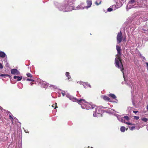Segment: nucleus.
Listing matches in <instances>:
<instances>
[{"mask_svg":"<svg viewBox=\"0 0 148 148\" xmlns=\"http://www.w3.org/2000/svg\"><path fill=\"white\" fill-rule=\"evenodd\" d=\"M143 121L146 122L147 121H148V119L146 118H142L141 119Z\"/></svg>","mask_w":148,"mask_h":148,"instance_id":"obj_22","label":"nucleus"},{"mask_svg":"<svg viewBox=\"0 0 148 148\" xmlns=\"http://www.w3.org/2000/svg\"><path fill=\"white\" fill-rule=\"evenodd\" d=\"M129 108H130V109H131V107H130Z\"/></svg>","mask_w":148,"mask_h":148,"instance_id":"obj_39","label":"nucleus"},{"mask_svg":"<svg viewBox=\"0 0 148 148\" xmlns=\"http://www.w3.org/2000/svg\"><path fill=\"white\" fill-rule=\"evenodd\" d=\"M112 110V109H109V112H110L111 113V112H111V110Z\"/></svg>","mask_w":148,"mask_h":148,"instance_id":"obj_34","label":"nucleus"},{"mask_svg":"<svg viewBox=\"0 0 148 148\" xmlns=\"http://www.w3.org/2000/svg\"><path fill=\"white\" fill-rule=\"evenodd\" d=\"M33 84V83H32V82H31L30 83V85H32Z\"/></svg>","mask_w":148,"mask_h":148,"instance_id":"obj_36","label":"nucleus"},{"mask_svg":"<svg viewBox=\"0 0 148 148\" xmlns=\"http://www.w3.org/2000/svg\"><path fill=\"white\" fill-rule=\"evenodd\" d=\"M123 38V36L121 32L118 33L117 36V43H120L121 41Z\"/></svg>","mask_w":148,"mask_h":148,"instance_id":"obj_8","label":"nucleus"},{"mask_svg":"<svg viewBox=\"0 0 148 148\" xmlns=\"http://www.w3.org/2000/svg\"><path fill=\"white\" fill-rule=\"evenodd\" d=\"M26 132V133H27V132ZM27 133H28V132H27Z\"/></svg>","mask_w":148,"mask_h":148,"instance_id":"obj_40","label":"nucleus"},{"mask_svg":"<svg viewBox=\"0 0 148 148\" xmlns=\"http://www.w3.org/2000/svg\"><path fill=\"white\" fill-rule=\"evenodd\" d=\"M138 112V111H133V112L136 114Z\"/></svg>","mask_w":148,"mask_h":148,"instance_id":"obj_33","label":"nucleus"},{"mask_svg":"<svg viewBox=\"0 0 148 148\" xmlns=\"http://www.w3.org/2000/svg\"><path fill=\"white\" fill-rule=\"evenodd\" d=\"M95 110L93 116L94 117H100L102 116V110L99 107H96L94 108Z\"/></svg>","mask_w":148,"mask_h":148,"instance_id":"obj_7","label":"nucleus"},{"mask_svg":"<svg viewBox=\"0 0 148 148\" xmlns=\"http://www.w3.org/2000/svg\"><path fill=\"white\" fill-rule=\"evenodd\" d=\"M116 48L117 51V54L116 55V58L115 59V66L119 69L123 74V69L120 57L121 55L120 53L121 48L118 45H116Z\"/></svg>","mask_w":148,"mask_h":148,"instance_id":"obj_2","label":"nucleus"},{"mask_svg":"<svg viewBox=\"0 0 148 148\" xmlns=\"http://www.w3.org/2000/svg\"><path fill=\"white\" fill-rule=\"evenodd\" d=\"M3 61L5 62H7V58H5V59L4 60H3Z\"/></svg>","mask_w":148,"mask_h":148,"instance_id":"obj_32","label":"nucleus"},{"mask_svg":"<svg viewBox=\"0 0 148 148\" xmlns=\"http://www.w3.org/2000/svg\"><path fill=\"white\" fill-rule=\"evenodd\" d=\"M11 73L13 75H18L20 73L19 71L16 69H12L11 71Z\"/></svg>","mask_w":148,"mask_h":148,"instance_id":"obj_10","label":"nucleus"},{"mask_svg":"<svg viewBox=\"0 0 148 148\" xmlns=\"http://www.w3.org/2000/svg\"><path fill=\"white\" fill-rule=\"evenodd\" d=\"M6 55L5 53L3 51H0V57L4 58L6 56Z\"/></svg>","mask_w":148,"mask_h":148,"instance_id":"obj_13","label":"nucleus"},{"mask_svg":"<svg viewBox=\"0 0 148 148\" xmlns=\"http://www.w3.org/2000/svg\"><path fill=\"white\" fill-rule=\"evenodd\" d=\"M134 119L136 120H138L139 118V117L138 116H134Z\"/></svg>","mask_w":148,"mask_h":148,"instance_id":"obj_26","label":"nucleus"},{"mask_svg":"<svg viewBox=\"0 0 148 148\" xmlns=\"http://www.w3.org/2000/svg\"><path fill=\"white\" fill-rule=\"evenodd\" d=\"M123 77L124 78V76L123 75Z\"/></svg>","mask_w":148,"mask_h":148,"instance_id":"obj_38","label":"nucleus"},{"mask_svg":"<svg viewBox=\"0 0 148 148\" xmlns=\"http://www.w3.org/2000/svg\"><path fill=\"white\" fill-rule=\"evenodd\" d=\"M22 76H14V79H17V81H20L22 79Z\"/></svg>","mask_w":148,"mask_h":148,"instance_id":"obj_14","label":"nucleus"},{"mask_svg":"<svg viewBox=\"0 0 148 148\" xmlns=\"http://www.w3.org/2000/svg\"><path fill=\"white\" fill-rule=\"evenodd\" d=\"M39 84L41 85V86L43 87H45L47 84L45 82L43 81H40L39 83Z\"/></svg>","mask_w":148,"mask_h":148,"instance_id":"obj_12","label":"nucleus"},{"mask_svg":"<svg viewBox=\"0 0 148 148\" xmlns=\"http://www.w3.org/2000/svg\"><path fill=\"white\" fill-rule=\"evenodd\" d=\"M27 81H34V80L32 79H30L29 78L27 79H26Z\"/></svg>","mask_w":148,"mask_h":148,"instance_id":"obj_28","label":"nucleus"},{"mask_svg":"<svg viewBox=\"0 0 148 148\" xmlns=\"http://www.w3.org/2000/svg\"><path fill=\"white\" fill-rule=\"evenodd\" d=\"M91 148H92V147H91Z\"/></svg>","mask_w":148,"mask_h":148,"instance_id":"obj_42","label":"nucleus"},{"mask_svg":"<svg viewBox=\"0 0 148 148\" xmlns=\"http://www.w3.org/2000/svg\"><path fill=\"white\" fill-rule=\"evenodd\" d=\"M8 63H7L6 65H8Z\"/></svg>","mask_w":148,"mask_h":148,"instance_id":"obj_37","label":"nucleus"},{"mask_svg":"<svg viewBox=\"0 0 148 148\" xmlns=\"http://www.w3.org/2000/svg\"><path fill=\"white\" fill-rule=\"evenodd\" d=\"M133 105H134V103L133 102Z\"/></svg>","mask_w":148,"mask_h":148,"instance_id":"obj_41","label":"nucleus"},{"mask_svg":"<svg viewBox=\"0 0 148 148\" xmlns=\"http://www.w3.org/2000/svg\"><path fill=\"white\" fill-rule=\"evenodd\" d=\"M141 1V0H130L128 5L127 6V9L135 8L137 7L136 5H139Z\"/></svg>","mask_w":148,"mask_h":148,"instance_id":"obj_5","label":"nucleus"},{"mask_svg":"<svg viewBox=\"0 0 148 148\" xmlns=\"http://www.w3.org/2000/svg\"><path fill=\"white\" fill-rule=\"evenodd\" d=\"M66 96L72 101L77 102L81 105L82 108L83 109L89 110L91 108H94L96 107V106L95 105H92L91 103L86 101L84 100L81 99L79 100H78L70 95L69 93H66Z\"/></svg>","mask_w":148,"mask_h":148,"instance_id":"obj_1","label":"nucleus"},{"mask_svg":"<svg viewBox=\"0 0 148 148\" xmlns=\"http://www.w3.org/2000/svg\"><path fill=\"white\" fill-rule=\"evenodd\" d=\"M86 9L85 6L83 7L81 5H79L77 7V9L78 10L84 9Z\"/></svg>","mask_w":148,"mask_h":148,"instance_id":"obj_15","label":"nucleus"},{"mask_svg":"<svg viewBox=\"0 0 148 148\" xmlns=\"http://www.w3.org/2000/svg\"><path fill=\"white\" fill-rule=\"evenodd\" d=\"M86 3H87V5L85 6V8L86 9H88L91 7L92 4V2L91 0H87Z\"/></svg>","mask_w":148,"mask_h":148,"instance_id":"obj_11","label":"nucleus"},{"mask_svg":"<svg viewBox=\"0 0 148 148\" xmlns=\"http://www.w3.org/2000/svg\"><path fill=\"white\" fill-rule=\"evenodd\" d=\"M126 130L125 127L124 126H121L120 128V130L122 132H124Z\"/></svg>","mask_w":148,"mask_h":148,"instance_id":"obj_19","label":"nucleus"},{"mask_svg":"<svg viewBox=\"0 0 148 148\" xmlns=\"http://www.w3.org/2000/svg\"><path fill=\"white\" fill-rule=\"evenodd\" d=\"M62 94L63 96H64L66 95L65 92L64 91L62 92Z\"/></svg>","mask_w":148,"mask_h":148,"instance_id":"obj_30","label":"nucleus"},{"mask_svg":"<svg viewBox=\"0 0 148 148\" xmlns=\"http://www.w3.org/2000/svg\"><path fill=\"white\" fill-rule=\"evenodd\" d=\"M135 127L133 126V127H131L130 128V129L131 130H134L135 129Z\"/></svg>","mask_w":148,"mask_h":148,"instance_id":"obj_27","label":"nucleus"},{"mask_svg":"<svg viewBox=\"0 0 148 148\" xmlns=\"http://www.w3.org/2000/svg\"><path fill=\"white\" fill-rule=\"evenodd\" d=\"M6 76H9V75H6V74H1L0 75V76L1 77H5Z\"/></svg>","mask_w":148,"mask_h":148,"instance_id":"obj_25","label":"nucleus"},{"mask_svg":"<svg viewBox=\"0 0 148 148\" xmlns=\"http://www.w3.org/2000/svg\"><path fill=\"white\" fill-rule=\"evenodd\" d=\"M26 75L28 77H32V75L29 73H27Z\"/></svg>","mask_w":148,"mask_h":148,"instance_id":"obj_21","label":"nucleus"},{"mask_svg":"<svg viewBox=\"0 0 148 148\" xmlns=\"http://www.w3.org/2000/svg\"><path fill=\"white\" fill-rule=\"evenodd\" d=\"M101 1L99 0H97L95 2V4L97 5H99L101 4Z\"/></svg>","mask_w":148,"mask_h":148,"instance_id":"obj_20","label":"nucleus"},{"mask_svg":"<svg viewBox=\"0 0 148 148\" xmlns=\"http://www.w3.org/2000/svg\"><path fill=\"white\" fill-rule=\"evenodd\" d=\"M108 96L114 99H115L116 98V96L114 94H110Z\"/></svg>","mask_w":148,"mask_h":148,"instance_id":"obj_17","label":"nucleus"},{"mask_svg":"<svg viewBox=\"0 0 148 148\" xmlns=\"http://www.w3.org/2000/svg\"><path fill=\"white\" fill-rule=\"evenodd\" d=\"M103 98L105 100H107L108 101H110V99L108 97L106 96H103Z\"/></svg>","mask_w":148,"mask_h":148,"instance_id":"obj_16","label":"nucleus"},{"mask_svg":"<svg viewBox=\"0 0 148 148\" xmlns=\"http://www.w3.org/2000/svg\"><path fill=\"white\" fill-rule=\"evenodd\" d=\"M119 3L118 2L116 3V5H113L110 6L109 8H108L107 11L109 12L114 10L117 8H118L121 7L123 5V1L126 0H119Z\"/></svg>","mask_w":148,"mask_h":148,"instance_id":"obj_6","label":"nucleus"},{"mask_svg":"<svg viewBox=\"0 0 148 148\" xmlns=\"http://www.w3.org/2000/svg\"><path fill=\"white\" fill-rule=\"evenodd\" d=\"M9 117L11 119V121L12 122V120H13V118H12V116L11 115L9 116Z\"/></svg>","mask_w":148,"mask_h":148,"instance_id":"obj_31","label":"nucleus"},{"mask_svg":"<svg viewBox=\"0 0 148 148\" xmlns=\"http://www.w3.org/2000/svg\"><path fill=\"white\" fill-rule=\"evenodd\" d=\"M3 66L2 65V64H1V63H0V69H3Z\"/></svg>","mask_w":148,"mask_h":148,"instance_id":"obj_29","label":"nucleus"},{"mask_svg":"<svg viewBox=\"0 0 148 148\" xmlns=\"http://www.w3.org/2000/svg\"><path fill=\"white\" fill-rule=\"evenodd\" d=\"M65 75L68 77V78L69 79H71V77L69 73L68 72H67L65 73Z\"/></svg>","mask_w":148,"mask_h":148,"instance_id":"obj_18","label":"nucleus"},{"mask_svg":"<svg viewBox=\"0 0 148 148\" xmlns=\"http://www.w3.org/2000/svg\"><path fill=\"white\" fill-rule=\"evenodd\" d=\"M114 115L117 117L119 121L121 122L124 123L128 125H134L135 124L132 123L128 122L126 121H128L130 119V118L127 116H125L124 117H122L121 115H118L115 114Z\"/></svg>","mask_w":148,"mask_h":148,"instance_id":"obj_4","label":"nucleus"},{"mask_svg":"<svg viewBox=\"0 0 148 148\" xmlns=\"http://www.w3.org/2000/svg\"><path fill=\"white\" fill-rule=\"evenodd\" d=\"M78 82H79L80 84L82 85L85 88H86L87 87L91 88L90 84L88 83H86L82 81ZM77 83H78V82Z\"/></svg>","mask_w":148,"mask_h":148,"instance_id":"obj_9","label":"nucleus"},{"mask_svg":"<svg viewBox=\"0 0 148 148\" xmlns=\"http://www.w3.org/2000/svg\"><path fill=\"white\" fill-rule=\"evenodd\" d=\"M55 106H56L55 107V109H56V108H58V107L57 106V103H56L54 105H52V106L53 107H54Z\"/></svg>","mask_w":148,"mask_h":148,"instance_id":"obj_24","label":"nucleus"},{"mask_svg":"<svg viewBox=\"0 0 148 148\" xmlns=\"http://www.w3.org/2000/svg\"><path fill=\"white\" fill-rule=\"evenodd\" d=\"M146 64H147V68H148V62H146Z\"/></svg>","mask_w":148,"mask_h":148,"instance_id":"obj_35","label":"nucleus"},{"mask_svg":"<svg viewBox=\"0 0 148 148\" xmlns=\"http://www.w3.org/2000/svg\"><path fill=\"white\" fill-rule=\"evenodd\" d=\"M65 3L60 4L56 2L55 5L56 7L58 8L60 11L64 12L70 11L74 10V8L73 6H69L67 5Z\"/></svg>","mask_w":148,"mask_h":148,"instance_id":"obj_3","label":"nucleus"},{"mask_svg":"<svg viewBox=\"0 0 148 148\" xmlns=\"http://www.w3.org/2000/svg\"><path fill=\"white\" fill-rule=\"evenodd\" d=\"M49 86L50 87L53 88H54V89H56L57 88V87L56 86L52 85H50V86Z\"/></svg>","mask_w":148,"mask_h":148,"instance_id":"obj_23","label":"nucleus"}]
</instances>
